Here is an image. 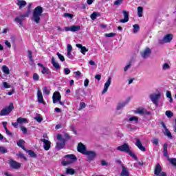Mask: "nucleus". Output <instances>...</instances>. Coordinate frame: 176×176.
<instances>
[{
	"instance_id": "nucleus-62",
	"label": "nucleus",
	"mask_w": 176,
	"mask_h": 176,
	"mask_svg": "<svg viewBox=\"0 0 176 176\" xmlns=\"http://www.w3.org/2000/svg\"><path fill=\"white\" fill-rule=\"evenodd\" d=\"M130 67H131V63H129V65L125 66V67L124 68V72H126L129 69V68H130Z\"/></svg>"
},
{
	"instance_id": "nucleus-15",
	"label": "nucleus",
	"mask_w": 176,
	"mask_h": 176,
	"mask_svg": "<svg viewBox=\"0 0 176 176\" xmlns=\"http://www.w3.org/2000/svg\"><path fill=\"white\" fill-rule=\"evenodd\" d=\"M135 145H136L140 151H142V152H145L146 151V148H145V147L142 146V143L141 142V140H140V139H136V142Z\"/></svg>"
},
{
	"instance_id": "nucleus-59",
	"label": "nucleus",
	"mask_w": 176,
	"mask_h": 176,
	"mask_svg": "<svg viewBox=\"0 0 176 176\" xmlns=\"http://www.w3.org/2000/svg\"><path fill=\"white\" fill-rule=\"evenodd\" d=\"M64 72H65V75H69V74H71V70H69V69L68 68H65Z\"/></svg>"
},
{
	"instance_id": "nucleus-51",
	"label": "nucleus",
	"mask_w": 176,
	"mask_h": 176,
	"mask_svg": "<svg viewBox=\"0 0 176 176\" xmlns=\"http://www.w3.org/2000/svg\"><path fill=\"white\" fill-rule=\"evenodd\" d=\"M152 142H153V145H159V139L154 138L152 140Z\"/></svg>"
},
{
	"instance_id": "nucleus-22",
	"label": "nucleus",
	"mask_w": 176,
	"mask_h": 176,
	"mask_svg": "<svg viewBox=\"0 0 176 176\" xmlns=\"http://www.w3.org/2000/svg\"><path fill=\"white\" fill-rule=\"evenodd\" d=\"M52 63L53 67H55V69H60V64L57 62H56V59L54 58V56H52Z\"/></svg>"
},
{
	"instance_id": "nucleus-60",
	"label": "nucleus",
	"mask_w": 176,
	"mask_h": 176,
	"mask_svg": "<svg viewBox=\"0 0 176 176\" xmlns=\"http://www.w3.org/2000/svg\"><path fill=\"white\" fill-rule=\"evenodd\" d=\"M123 2V0H116L114 1V5H120Z\"/></svg>"
},
{
	"instance_id": "nucleus-2",
	"label": "nucleus",
	"mask_w": 176,
	"mask_h": 176,
	"mask_svg": "<svg viewBox=\"0 0 176 176\" xmlns=\"http://www.w3.org/2000/svg\"><path fill=\"white\" fill-rule=\"evenodd\" d=\"M65 157L67 159L65 160H63L62 162V164L63 166H69V164H72V163H75L76 160H78V158H76V156L74 155H67L65 156Z\"/></svg>"
},
{
	"instance_id": "nucleus-61",
	"label": "nucleus",
	"mask_w": 176,
	"mask_h": 176,
	"mask_svg": "<svg viewBox=\"0 0 176 176\" xmlns=\"http://www.w3.org/2000/svg\"><path fill=\"white\" fill-rule=\"evenodd\" d=\"M84 86H85V87H87V86H89V79H85V80Z\"/></svg>"
},
{
	"instance_id": "nucleus-39",
	"label": "nucleus",
	"mask_w": 176,
	"mask_h": 176,
	"mask_svg": "<svg viewBox=\"0 0 176 176\" xmlns=\"http://www.w3.org/2000/svg\"><path fill=\"white\" fill-rule=\"evenodd\" d=\"M129 122H135V123H138V117L133 116L129 118Z\"/></svg>"
},
{
	"instance_id": "nucleus-55",
	"label": "nucleus",
	"mask_w": 176,
	"mask_h": 176,
	"mask_svg": "<svg viewBox=\"0 0 176 176\" xmlns=\"http://www.w3.org/2000/svg\"><path fill=\"white\" fill-rule=\"evenodd\" d=\"M84 108H86V103L80 102L79 111H80V109H83Z\"/></svg>"
},
{
	"instance_id": "nucleus-37",
	"label": "nucleus",
	"mask_w": 176,
	"mask_h": 176,
	"mask_svg": "<svg viewBox=\"0 0 176 176\" xmlns=\"http://www.w3.org/2000/svg\"><path fill=\"white\" fill-rule=\"evenodd\" d=\"M43 92L44 94H46V96H49V94H50V89H49L47 87H44L43 89Z\"/></svg>"
},
{
	"instance_id": "nucleus-54",
	"label": "nucleus",
	"mask_w": 176,
	"mask_h": 176,
	"mask_svg": "<svg viewBox=\"0 0 176 176\" xmlns=\"http://www.w3.org/2000/svg\"><path fill=\"white\" fill-rule=\"evenodd\" d=\"M64 17H69V19H73L74 15L72 14H69V13H65L63 14Z\"/></svg>"
},
{
	"instance_id": "nucleus-64",
	"label": "nucleus",
	"mask_w": 176,
	"mask_h": 176,
	"mask_svg": "<svg viewBox=\"0 0 176 176\" xmlns=\"http://www.w3.org/2000/svg\"><path fill=\"white\" fill-rule=\"evenodd\" d=\"M68 58H73V56H72V54H71V52H67V54Z\"/></svg>"
},
{
	"instance_id": "nucleus-7",
	"label": "nucleus",
	"mask_w": 176,
	"mask_h": 176,
	"mask_svg": "<svg viewBox=\"0 0 176 176\" xmlns=\"http://www.w3.org/2000/svg\"><path fill=\"white\" fill-rule=\"evenodd\" d=\"M151 54H152V50L149 47H146L142 52H140V56L146 60V58H148Z\"/></svg>"
},
{
	"instance_id": "nucleus-48",
	"label": "nucleus",
	"mask_w": 176,
	"mask_h": 176,
	"mask_svg": "<svg viewBox=\"0 0 176 176\" xmlns=\"http://www.w3.org/2000/svg\"><path fill=\"white\" fill-rule=\"evenodd\" d=\"M33 80L35 82H38V80H39V75H38V74H36V73H34L33 74Z\"/></svg>"
},
{
	"instance_id": "nucleus-32",
	"label": "nucleus",
	"mask_w": 176,
	"mask_h": 176,
	"mask_svg": "<svg viewBox=\"0 0 176 176\" xmlns=\"http://www.w3.org/2000/svg\"><path fill=\"white\" fill-rule=\"evenodd\" d=\"M66 174L69 175H74L75 174V170H74L73 168H67Z\"/></svg>"
},
{
	"instance_id": "nucleus-6",
	"label": "nucleus",
	"mask_w": 176,
	"mask_h": 176,
	"mask_svg": "<svg viewBox=\"0 0 176 176\" xmlns=\"http://www.w3.org/2000/svg\"><path fill=\"white\" fill-rule=\"evenodd\" d=\"M162 94L160 93L158 94H153L149 96L150 99L152 102L157 107L159 105V99L160 98Z\"/></svg>"
},
{
	"instance_id": "nucleus-27",
	"label": "nucleus",
	"mask_w": 176,
	"mask_h": 176,
	"mask_svg": "<svg viewBox=\"0 0 176 176\" xmlns=\"http://www.w3.org/2000/svg\"><path fill=\"white\" fill-rule=\"evenodd\" d=\"M80 30V25H72L71 26V32H76V31H79Z\"/></svg>"
},
{
	"instance_id": "nucleus-17",
	"label": "nucleus",
	"mask_w": 176,
	"mask_h": 176,
	"mask_svg": "<svg viewBox=\"0 0 176 176\" xmlns=\"http://www.w3.org/2000/svg\"><path fill=\"white\" fill-rule=\"evenodd\" d=\"M121 167H122V170L121 171V176H129L130 173H129V168L124 167V165L121 164Z\"/></svg>"
},
{
	"instance_id": "nucleus-23",
	"label": "nucleus",
	"mask_w": 176,
	"mask_h": 176,
	"mask_svg": "<svg viewBox=\"0 0 176 176\" xmlns=\"http://www.w3.org/2000/svg\"><path fill=\"white\" fill-rule=\"evenodd\" d=\"M126 105H127L126 102H122L121 103H119L116 108L117 111H120V109H123V108H124V107H126Z\"/></svg>"
},
{
	"instance_id": "nucleus-16",
	"label": "nucleus",
	"mask_w": 176,
	"mask_h": 176,
	"mask_svg": "<svg viewBox=\"0 0 176 176\" xmlns=\"http://www.w3.org/2000/svg\"><path fill=\"white\" fill-rule=\"evenodd\" d=\"M37 99L40 104H45V100H43V96L42 95V91H41V89H38L37 91Z\"/></svg>"
},
{
	"instance_id": "nucleus-20",
	"label": "nucleus",
	"mask_w": 176,
	"mask_h": 176,
	"mask_svg": "<svg viewBox=\"0 0 176 176\" xmlns=\"http://www.w3.org/2000/svg\"><path fill=\"white\" fill-rule=\"evenodd\" d=\"M136 113H138L139 115H151L150 111H146L145 109H138Z\"/></svg>"
},
{
	"instance_id": "nucleus-31",
	"label": "nucleus",
	"mask_w": 176,
	"mask_h": 176,
	"mask_svg": "<svg viewBox=\"0 0 176 176\" xmlns=\"http://www.w3.org/2000/svg\"><path fill=\"white\" fill-rule=\"evenodd\" d=\"M144 12V8L142 7L138 8V17H142V13Z\"/></svg>"
},
{
	"instance_id": "nucleus-13",
	"label": "nucleus",
	"mask_w": 176,
	"mask_h": 176,
	"mask_svg": "<svg viewBox=\"0 0 176 176\" xmlns=\"http://www.w3.org/2000/svg\"><path fill=\"white\" fill-rule=\"evenodd\" d=\"M111 82H112V78L111 77H109L108 78V80H107V82L104 83V89L102 92V94H105V93H107L108 91V89H109V86H111Z\"/></svg>"
},
{
	"instance_id": "nucleus-28",
	"label": "nucleus",
	"mask_w": 176,
	"mask_h": 176,
	"mask_svg": "<svg viewBox=\"0 0 176 176\" xmlns=\"http://www.w3.org/2000/svg\"><path fill=\"white\" fill-rule=\"evenodd\" d=\"M30 13H31V10L28 9L25 14H21L19 16L22 19V20H23V19H25V17H28Z\"/></svg>"
},
{
	"instance_id": "nucleus-63",
	"label": "nucleus",
	"mask_w": 176,
	"mask_h": 176,
	"mask_svg": "<svg viewBox=\"0 0 176 176\" xmlns=\"http://www.w3.org/2000/svg\"><path fill=\"white\" fill-rule=\"evenodd\" d=\"M67 52H72V45L71 44L67 45Z\"/></svg>"
},
{
	"instance_id": "nucleus-21",
	"label": "nucleus",
	"mask_w": 176,
	"mask_h": 176,
	"mask_svg": "<svg viewBox=\"0 0 176 176\" xmlns=\"http://www.w3.org/2000/svg\"><path fill=\"white\" fill-rule=\"evenodd\" d=\"M65 142H67V141H64V140H63V142H56V149H58V151H60V149H63V148L65 146Z\"/></svg>"
},
{
	"instance_id": "nucleus-14",
	"label": "nucleus",
	"mask_w": 176,
	"mask_h": 176,
	"mask_svg": "<svg viewBox=\"0 0 176 176\" xmlns=\"http://www.w3.org/2000/svg\"><path fill=\"white\" fill-rule=\"evenodd\" d=\"M77 151L78 152H80V153H82V155H85L87 151L86 150V146L82 143H79L78 144Z\"/></svg>"
},
{
	"instance_id": "nucleus-45",
	"label": "nucleus",
	"mask_w": 176,
	"mask_h": 176,
	"mask_svg": "<svg viewBox=\"0 0 176 176\" xmlns=\"http://www.w3.org/2000/svg\"><path fill=\"white\" fill-rule=\"evenodd\" d=\"M56 55L58 56L59 60H60V61L63 62L65 61V58H64V56H63L61 54H60L59 52L56 53Z\"/></svg>"
},
{
	"instance_id": "nucleus-25",
	"label": "nucleus",
	"mask_w": 176,
	"mask_h": 176,
	"mask_svg": "<svg viewBox=\"0 0 176 176\" xmlns=\"http://www.w3.org/2000/svg\"><path fill=\"white\" fill-rule=\"evenodd\" d=\"M1 69L6 75H9V74H10V70L6 65H3Z\"/></svg>"
},
{
	"instance_id": "nucleus-4",
	"label": "nucleus",
	"mask_w": 176,
	"mask_h": 176,
	"mask_svg": "<svg viewBox=\"0 0 176 176\" xmlns=\"http://www.w3.org/2000/svg\"><path fill=\"white\" fill-rule=\"evenodd\" d=\"M174 35L173 34H167L165 35L162 39L159 40L160 45H164V43H170L173 41Z\"/></svg>"
},
{
	"instance_id": "nucleus-36",
	"label": "nucleus",
	"mask_w": 176,
	"mask_h": 176,
	"mask_svg": "<svg viewBox=\"0 0 176 176\" xmlns=\"http://www.w3.org/2000/svg\"><path fill=\"white\" fill-rule=\"evenodd\" d=\"M168 160L172 166H176V158H168Z\"/></svg>"
},
{
	"instance_id": "nucleus-52",
	"label": "nucleus",
	"mask_w": 176,
	"mask_h": 176,
	"mask_svg": "<svg viewBox=\"0 0 176 176\" xmlns=\"http://www.w3.org/2000/svg\"><path fill=\"white\" fill-rule=\"evenodd\" d=\"M3 87H4V89H10V85H9V83H8L7 82H3Z\"/></svg>"
},
{
	"instance_id": "nucleus-30",
	"label": "nucleus",
	"mask_w": 176,
	"mask_h": 176,
	"mask_svg": "<svg viewBox=\"0 0 176 176\" xmlns=\"http://www.w3.org/2000/svg\"><path fill=\"white\" fill-rule=\"evenodd\" d=\"M164 135H166V137H168V138L172 139L173 138V135H171V132L168 131V129H166L165 131H164Z\"/></svg>"
},
{
	"instance_id": "nucleus-44",
	"label": "nucleus",
	"mask_w": 176,
	"mask_h": 176,
	"mask_svg": "<svg viewBox=\"0 0 176 176\" xmlns=\"http://www.w3.org/2000/svg\"><path fill=\"white\" fill-rule=\"evenodd\" d=\"M27 152H28V153H29V155L31 157H36V154H35V153L34 151H32V150H29Z\"/></svg>"
},
{
	"instance_id": "nucleus-46",
	"label": "nucleus",
	"mask_w": 176,
	"mask_h": 176,
	"mask_svg": "<svg viewBox=\"0 0 176 176\" xmlns=\"http://www.w3.org/2000/svg\"><path fill=\"white\" fill-rule=\"evenodd\" d=\"M0 153H8V149L4 146H0Z\"/></svg>"
},
{
	"instance_id": "nucleus-58",
	"label": "nucleus",
	"mask_w": 176,
	"mask_h": 176,
	"mask_svg": "<svg viewBox=\"0 0 176 176\" xmlns=\"http://www.w3.org/2000/svg\"><path fill=\"white\" fill-rule=\"evenodd\" d=\"M90 18L91 19V20H96V19H97L96 14V12H93Z\"/></svg>"
},
{
	"instance_id": "nucleus-33",
	"label": "nucleus",
	"mask_w": 176,
	"mask_h": 176,
	"mask_svg": "<svg viewBox=\"0 0 176 176\" xmlns=\"http://www.w3.org/2000/svg\"><path fill=\"white\" fill-rule=\"evenodd\" d=\"M133 32L134 34H137L140 31V25L138 24H135L133 25Z\"/></svg>"
},
{
	"instance_id": "nucleus-38",
	"label": "nucleus",
	"mask_w": 176,
	"mask_h": 176,
	"mask_svg": "<svg viewBox=\"0 0 176 176\" xmlns=\"http://www.w3.org/2000/svg\"><path fill=\"white\" fill-rule=\"evenodd\" d=\"M14 21L18 23L20 25H23V19H21L20 16L15 18Z\"/></svg>"
},
{
	"instance_id": "nucleus-34",
	"label": "nucleus",
	"mask_w": 176,
	"mask_h": 176,
	"mask_svg": "<svg viewBox=\"0 0 176 176\" xmlns=\"http://www.w3.org/2000/svg\"><path fill=\"white\" fill-rule=\"evenodd\" d=\"M166 97L167 98H169V102L173 103V96H171V91H166Z\"/></svg>"
},
{
	"instance_id": "nucleus-42",
	"label": "nucleus",
	"mask_w": 176,
	"mask_h": 176,
	"mask_svg": "<svg viewBox=\"0 0 176 176\" xmlns=\"http://www.w3.org/2000/svg\"><path fill=\"white\" fill-rule=\"evenodd\" d=\"M34 120H36V122H38V123H41L43 120V118H42V116L41 115H38L34 118Z\"/></svg>"
},
{
	"instance_id": "nucleus-49",
	"label": "nucleus",
	"mask_w": 176,
	"mask_h": 176,
	"mask_svg": "<svg viewBox=\"0 0 176 176\" xmlns=\"http://www.w3.org/2000/svg\"><path fill=\"white\" fill-rule=\"evenodd\" d=\"M41 74H43V75H45V74H49V69L44 66V67H43V69L41 70Z\"/></svg>"
},
{
	"instance_id": "nucleus-47",
	"label": "nucleus",
	"mask_w": 176,
	"mask_h": 176,
	"mask_svg": "<svg viewBox=\"0 0 176 176\" xmlns=\"http://www.w3.org/2000/svg\"><path fill=\"white\" fill-rule=\"evenodd\" d=\"M57 140L58 141H60V142H63V141H67V140L63 138V135H61V134H58L57 135Z\"/></svg>"
},
{
	"instance_id": "nucleus-1",
	"label": "nucleus",
	"mask_w": 176,
	"mask_h": 176,
	"mask_svg": "<svg viewBox=\"0 0 176 176\" xmlns=\"http://www.w3.org/2000/svg\"><path fill=\"white\" fill-rule=\"evenodd\" d=\"M42 13H43V8L39 6L34 8V10H33L32 20L34 21L36 24H39Z\"/></svg>"
},
{
	"instance_id": "nucleus-8",
	"label": "nucleus",
	"mask_w": 176,
	"mask_h": 176,
	"mask_svg": "<svg viewBox=\"0 0 176 176\" xmlns=\"http://www.w3.org/2000/svg\"><path fill=\"white\" fill-rule=\"evenodd\" d=\"M87 156V161L91 162V160H94L96 159V156H97V153L96 151H87V152L84 154Z\"/></svg>"
},
{
	"instance_id": "nucleus-41",
	"label": "nucleus",
	"mask_w": 176,
	"mask_h": 176,
	"mask_svg": "<svg viewBox=\"0 0 176 176\" xmlns=\"http://www.w3.org/2000/svg\"><path fill=\"white\" fill-rule=\"evenodd\" d=\"M116 33H106L104 34V36L106 38H113V36H116Z\"/></svg>"
},
{
	"instance_id": "nucleus-12",
	"label": "nucleus",
	"mask_w": 176,
	"mask_h": 176,
	"mask_svg": "<svg viewBox=\"0 0 176 176\" xmlns=\"http://www.w3.org/2000/svg\"><path fill=\"white\" fill-rule=\"evenodd\" d=\"M41 142H43V148L45 151H49L50 149V146L52 144V142L50 141L47 140V139H41Z\"/></svg>"
},
{
	"instance_id": "nucleus-40",
	"label": "nucleus",
	"mask_w": 176,
	"mask_h": 176,
	"mask_svg": "<svg viewBox=\"0 0 176 176\" xmlns=\"http://www.w3.org/2000/svg\"><path fill=\"white\" fill-rule=\"evenodd\" d=\"M165 115L167 116V118H173V116H174V113L170 110L166 111Z\"/></svg>"
},
{
	"instance_id": "nucleus-18",
	"label": "nucleus",
	"mask_w": 176,
	"mask_h": 176,
	"mask_svg": "<svg viewBox=\"0 0 176 176\" xmlns=\"http://www.w3.org/2000/svg\"><path fill=\"white\" fill-rule=\"evenodd\" d=\"M124 19L120 20V23H127L129 21V12L126 10H123Z\"/></svg>"
},
{
	"instance_id": "nucleus-24",
	"label": "nucleus",
	"mask_w": 176,
	"mask_h": 176,
	"mask_svg": "<svg viewBox=\"0 0 176 176\" xmlns=\"http://www.w3.org/2000/svg\"><path fill=\"white\" fill-rule=\"evenodd\" d=\"M18 6H19V9H23L25 5H27V2L23 0H19L17 3Z\"/></svg>"
},
{
	"instance_id": "nucleus-56",
	"label": "nucleus",
	"mask_w": 176,
	"mask_h": 176,
	"mask_svg": "<svg viewBox=\"0 0 176 176\" xmlns=\"http://www.w3.org/2000/svg\"><path fill=\"white\" fill-rule=\"evenodd\" d=\"M5 45L9 48L10 49L12 47V45L10 44V42H9V41L6 40L5 41Z\"/></svg>"
},
{
	"instance_id": "nucleus-35",
	"label": "nucleus",
	"mask_w": 176,
	"mask_h": 176,
	"mask_svg": "<svg viewBox=\"0 0 176 176\" xmlns=\"http://www.w3.org/2000/svg\"><path fill=\"white\" fill-rule=\"evenodd\" d=\"M129 155L131 156L133 159H134L136 161H138V158L137 157V155L133 152H131V150H129V152L127 153Z\"/></svg>"
},
{
	"instance_id": "nucleus-3",
	"label": "nucleus",
	"mask_w": 176,
	"mask_h": 176,
	"mask_svg": "<svg viewBox=\"0 0 176 176\" xmlns=\"http://www.w3.org/2000/svg\"><path fill=\"white\" fill-rule=\"evenodd\" d=\"M14 109V106H13V103H10L8 107H6V108H3L0 111V116H6V115H9L12 111Z\"/></svg>"
},
{
	"instance_id": "nucleus-10",
	"label": "nucleus",
	"mask_w": 176,
	"mask_h": 176,
	"mask_svg": "<svg viewBox=\"0 0 176 176\" xmlns=\"http://www.w3.org/2000/svg\"><path fill=\"white\" fill-rule=\"evenodd\" d=\"M9 164L10 168H13L14 170H19L21 167V164L14 160H10Z\"/></svg>"
},
{
	"instance_id": "nucleus-43",
	"label": "nucleus",
	"mask_w": 176,
	"mask_h": 176,
	"mask_svg": "<svg viewBox=\"0 0 176 176\" xmlns=\"http://www.w3.org/2000/svg\"><path fill=\"white\" fill-rule=\"evenodd\" d=\"M28 56L30 61H31L32 63V61H34V60L32 59V52H31V50L28 51Z\"/></svg>"
},
{
	"instance_id": "nucleus-29",
	"label": "nucleus",
	"mask_w": 176,
	"mask_h": 176,
	"mask_svg": "<svg viewBox=\"0 0 176 176\" xmlns=\"http://www.w3.org/2000/svg\"><path fill=\"white\" fill-rule=\"evenodd\" d=\"M16 122L20 124H21V123H28V120H27V118H19L16 120Z\"/></svg>"
},
{
	"instance_id": "nucleus-26",
	"label": "nucleus",
	"mask_w": 176,
	"mask_h": 176,
	"mask_svg": "<svg viewBox=\"0 0 176 176\" xmlns=\"http://www.w3.org/2000/svg\"><path fill=\"white\" fill-rule=\"evenodd\" d=\"M168 146V144H167V143L164 144V156H165V157H168V151H167Z\"/></svg>"
},
{
	"instance_id": "nucleus-53",
	"label": "nucleus",
	"mask_w": 176,
	"mask_h": 176,
	"mask_svg": "<svg viewBox=\"0 0 176 176\" xmlns=\"http://www.w3.org/2000/svg\"><path fill=\"white\" fill-rule=\"evenodd\" d=\"M24 142H25L24 140H20L19 142H16V144L18 146L21 148V146H23V145H24Z\"/></svg>"
},
{
	"instance_id": "nucleus-19",
	"label": "nucleus",
	"mask_w": 176,
	"mask_h": 176,
	"mask_svg": "<svg viewBox=\"0 0 176 176\" xmlns=\"http://www.w3.org/2000/svg\"><path fill=\"white\" fill-rule=\"evenodd\" d=\"M76 47H78V49H80V52L82 54H86V52H89V50L86 48V47H83L82 44H76Z\"/></svg>"
},
{
	"instance_id": "nucleus-5",
	"label": "nucleus",
	"mask_w": 176,
	"mask_h": 176,
	"mask_svg": "<svg viewBox=\"0 0 176 176\" xmlns=\"http://www.w3.org/2000/svg\"><path fill=\"white\" fill-rule=\"evenodd\" d=\"M162 166L160 164H157L155 166L154 174L156 176H167L166 172H162Z\"/></svg>"
},
{
	"instance_id": "nucleus-11",
	"label": "nucleus",
	"mask_w": 176,
	"mask_h": 176,
	"mask_svg": "<svg viewBox=\"0 0 176 176\" xmlns=\"http://www.w3.org/2000/svg\"><path fill=\"white\" fill-rule=\"evenodd\" d=\"M60 100H61V95L60 94V92H54L52 96L53 104H57Z\"/></svg>"
},
{
	"instance_id": "nucleus-57",
	"label": "nucleus",
	"mask_w": 176,
	"mask_h": 176,
	"mask_svg": "<svg viewBox=\"0 0 176 176\" xmlns=\"http://www.w3.org/2000/svg\"><path fill=\"white\" fill-rule=\"evenodd\" d=\"M21 130L23 134H27V128L25 126H21Z\"/></svg>"
},
{
	"instance_id": "nucleus-50",
	"label": "nucleus",
	"mask_w": 176,
	"mask_h": 176,
	"mask_svg": "<svg viewBox=\"0 0 176 176\" xmlns=\"http://www.w3.org/2000/svg\"><path fill=\"white\" fill-rule=\"evenodd\" d=\"M162 69L164 71H166V69H170V65L168 63H164L162 66Z\"/></svg>"
},
{
	"instance_id": "nucleus-9",
	"label": "nucleus",
	"mask_w": 176,
	"mask_h": 176,
	"mask_svg": "<svg viewBox=\"0 0 176 176\" xmlns=\"http://www.w3.org/2000/svg\"><path fill=\"white\" fill-rule=\"evenodd\" d=\"M117 151H120V152H124L125 153H128L130 151V146L127 144V143H124L122 145L117 147Z\"/></svg>"
}]
</instances>
